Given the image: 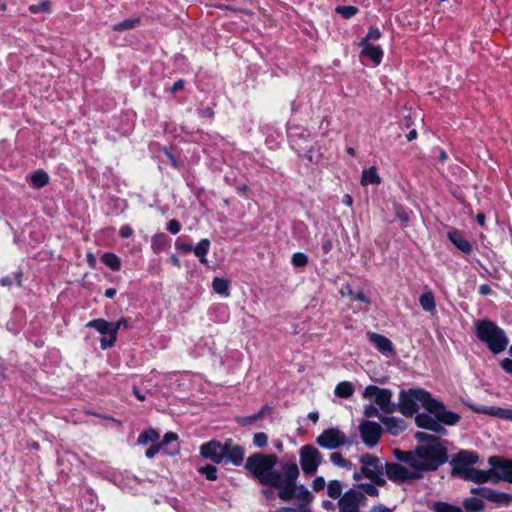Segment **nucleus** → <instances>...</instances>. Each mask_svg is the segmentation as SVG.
Returning <instances> with one entry per match:
<instances>
[{
    "label": "nucleus",
    "mask_w": 512,
    "mask_h": 512,
    "mask_svg": "<svg viewBox=\"0 0 512 512\" xmlns=\"http://www.w3.org/2000/svg\"><path fill=\"white\" fill-rule=\"evenodd\" d=\"M394 457L409 466H415L423 476L425 471H435L447 462V450L443 444L420 445L413 451L393 450Z\"/></svg>",
    "instance_id": "obj_1"
},
{
    "label": "nucleus",
    "mask_w": 512,
    "mask_h": 512,
    "mask_svg": "<svg viewBox=\"0 0 512 512\" xmlns=\"http://www.w3.org/2000/svg\"><path fill=\"white\" fill-rule=\"evenodd\" d=\"M396 405L397 410L406 417H412L417 413L419 406H421L425 410L435 411L438 414L441 412V416H444L442 419L448 423H452L456 419L453 412L447 410L441 401L433 398L428 391L421 388L400 391L399 402Z\"/></svg>",
    "instance_id": "obj_2"
},
{
    "label": "nucleus",
    "mask_w": 512,
    "mask_h": 512,
    "mask_svg": "<svg viewBox=\"0 0 512 512\" xmlns=\"http://www.w3.org/2000/svg\"><path fill=\"white\" fill-rule=\"evenodd\" d=\"M278 457L274 454L254 453L245 462V469L252 474L262 485H277L281 469L275 466Z\"/></svg>",
    "instance_id": "obj_3"
},
{
    "label": "nucleus",
    "mask_w": 512,
    "mask_h": 512,
    "mask_svg": "<svg viewBox=\"0 0 512 512\" xmlns=\"http://www.w3.org/2000/svg\"><path fill=\"white\" fill-rule=\"evenodd\" d=\"M476 335L493 354L503 352L509 343L505 331L489 320H482L476 324Z\"/></svg>",
    "instance_id": "obj_4"
},
{
    "label": "nucleus",
    "mask_w": 512,
    "mask_h": 512,
    "mask_svg": "<svg viewBox=\"0 0 512 512\" xmlns=\"http://www.w3.org/2000/svg\"><path fill=\"white\" fill-rule=\"evenodd\" d=\"M299 476V468L295 462H287L281 464V474L277 485H269V487L277 488L278 497L283 501H290L296 496L297 484L296 480Z\"/></svg>",
    "instance_id": "obj_5"
},
{
    "label": "nucleus",
    "mask_w": 512,
    "mask_h": 512,
    "mask_svg": "<svg viewBox=\"0 0 512 512\" xmlns=\"http://www.w3.org/2000/svg\"><path fill=\"white\" fill-rule=\"evenodd\" d=\"M121 323H125V319L110 322L99 318L89 321L86 324V327L93 328L102 335L100 339V346L103 350H105L114 346L117 340L118 331L121 327Z\"/></svg>",
    "instance_id": "obj_6"
},
{
    "label": "nucleus",
    "mask_w": 512,
    "mask_h": 512,
    "mask_svg": "<svg viewBox=\"0 0 512 512\" xmlns=\"http://www.w3.org/2000/svg\"><path fill=\"white\" fill-rule=\"evenodd\" d=\"M360 463L361 471L354 472L353 474V478L355 480L358 481L362 478V476H364L375 484H384L385 480L383 478V464L377 457L366 453L361 456Z\"/></svg>",
    "instance_id": "obj_7"
},
{
    "label": "nucleus",
    "mask_w": 512,
    "mask_h": 512,
    "mask_svg": "<svg viewBox=\"0 0 512 512\" xmlns=\"http://www.w3.org/2000/svg\"><path fill=\"white\" fill-rule=\"evenodd\" d=\"M427 413H418L415 417V422L418 427L427 429L430 431H433L435 433H438L440 435H445L447 433L446 429L443 427V424L445 425H455L460 420V416L453 412V414L456 416L455 421L452 423L446 422V420H443L442 418L444 416H441L442 413L439 414L435 411L426 410Z\"/></svg>",
    "instance_id": "obj_8"
},
{
    "label": "nucleus",
    "mask_w": 512,
    "mask_h": 512,
    "mask_svg": "<svg viewBox=\"0 0 512 512\" xmlns=\"http://www.w3.org/2000/svg\"><path fill=\"white\" fill-rule=\"evenodd\" d=\"M393 393L386 388H380L375 385H368L363 391V397L373 399L375 405L386 414L397 411V405L392 402Z\"/></svg>",
    "instance_id": "obj_9"
},
{
    "label": "nucleus",
    "mask_w": 512,
    "mask_h": 512,
    "mask_svg": "<svg viewBox=\"0 0 512 512\" xmlns=\"http://www.w3.org/2000/svg\"><path fill=\"white\" fill-rule=\"evenodd\" d=\"M385 474L387 478L396 483H405L422 478L421 473L415 466H404L400 463L388 462L385 464Z\"/></svg>",
    "instance_id": "obj_10"
},
{
    "label": "nucleus",
    "mask_w": 512,
    "mask_h": 512,
    "mask_svg": "<svg viewBox=\"0 0 512 512\" xmlns=\"http://www.w3.org/2000/svg\"><path fill=\"white\" fill-rule=\"evenodd\" d=\"M301 469L306 475H314L322 463L323 457L320 451L312 445H304L300 451Z\"/></svg>",
    "instance_id": "obj_11"
},
{
    "label": "nucleus",
    "mask_w": 512,
    "mask_h": 512,
    "mask_svg": "<svg viewBox=\"0 0 512 512\" xmlns=\"http://www.w3.org/2000/svg\"><path fill=\"white\" fill-rule=\"evenodd\" d=\"M358 429L362 442L370 448L379 443L383 433L381 424L370 420H363L360 422Z\"/></svg>",
    "instance_id": "obj_12"
},
{
    "label": "nucleus",
    "mask_w": 512,
    "mask_h": 512,
    "mask_svg": "<svg viewBox=\"0 0 512 512\" xmlns=\"http://www.w3.org/2000/svg\"><path fill=\"white\" fill-rule=\"evenodd\" d=\"M491 466L492 481L504 480L511 483L512 479V459L504 460L499 456H491L488 459Z\"/></svg>",
    "instance_id": "obj_13"
},
{
    "label": "nucleus",
    "mask_w": 512,
    "mask_h": 512,
    "mask_svg": "<svg viewBox=\"0 0 512 512\" xmlns=\"http://www.w3.org/2000/svg\"><path fill=\"white\" fill-rule=\"evenodd\" d=\"M316 442L322 448L333 450L345 445L347 438L338 428H328L317 437Z\"/></svg>",
    "instance_id": "obj_14"
},
{
    "label": "nucleus",
    "mask_w": 512,
    "mask_h": 512,
    "mask_svg": "<svg viewBox=\"0 0 512 512\" xmlns=\"http://www.w3.org/2000/svg\"><path fill=\"white\" fill-rule=\"evenodd\" d=\"M478 460L479 456L476 452L469 450L459 451L451 460V465L453 467L452 474L454 476H458L461 474V471L472 467V465L476 464Z\"/></svg>",
    "instance_id": "obj_15"
},
{
    "label": "nucleus",
    "mask_w": 512,
    "mask_h": 512,
    "mask_svg": "<svg viewBox=\"0 0 512 512\" xmlns=\"http://www.w3.org/2000/svg\"><path fill=\"white\" fill-rule=\"evenodd\" d=\"M365 500V496L360 491L350 489L346 491L338 500L340 512H359L360 504Z\"/></svg>",
    "instance_id": "obj_16"
},
{
    "label": "nucleus",
    "mask_w": 512,
    "mask_h": 512,
    "mask_svg": "<svg viewBox=\"0 0 512 512\" xmlns=\"http://www.w3.org/2000/svg\"><path fill=\"white\" fill-rule=\"evenodd\" d=\"M225 449V442L221 443L217 440H211L200 446V455L215 464L223 463V455Z\"/></svg>",
    "instance_id": "obj_17"
},
{
    "label": "nucleus",
    "mask_w": 512,
    "mask_h": 512,
    "mask_svg": "<svg viewBox=\"0 0 512 512\" xmlns=\"http://www.w3.org/2000/svg\"><path fill=\"white\" fill-rule=\"evenodd\" d=\"M244 458V448L238 444H235L232 439H227L225 441L223 462L227 461L234 466H240L243 464Z\"/></svg>",
    "instance_id": "obj_18"
},
{
    "label": "nucleus",
    "mask_w": 512,
    "mask_h": 512,
    "mask_svg": "<svg viewBox=\"0 0 512 512\" xmlns=\"http://www.w3.org/2000/svg\"><path fill=\"white\" fill-rule=\"evenodd\" d=\"M472 492L479 494L481 497L487 499L490 502L497 503L500 505L507 506L512 501L511 494L489 489L486 487L472 489Z\"/></svg>",
    "instance_id": "obj_19"
},
{
    "label": "nucleus",
    "mask_w": 512,
    "mask_h": 512,
    "mask_svg": "<svg viewBox=\"0 0 512 512\" xmlns=\"http://www.w3.org/2000/svg\"><path fill=\"white\" fill-rule=\"evenodd\" d=\"M368 340L372 343L376 349L384 356H392L394 354V346L392 341L381 334L375 332L367 333Z\"/></svg>",
    "instance_id": "obj_20"
},
{
    "label": "nucleus",
    "mask_w": 512,
    "mask_h": 512,
    "mask_svg": "<svg viewBox=\"0 0 512 512\" xmlns=\"http://www.w3.org/2000/svg\"><path fill=\"white\" fill-rule=\"evenodd\" d=\"M381 423L384 425L386 432L392 436H399L407 428V423L403 418L395 416L380 417Z\"/></svg>",
    "instance_id": "obj_21"
},
{
    "label": "nucleus",
    "mask_w": 512,
    "mask_h": 512,
    "mask_svg": "<svg viewBox=\"0 0 512 512\" xmlns=\"http://www.w3.org/2000/svg\"><path fill=\"white\" fill-rule=\"evenodd\" d=\"M457 477L481 484L492 481V471H490V469L479 470L470 467L467 470L461 471V474H459Z\"/></svg>",
    "instance_id": "obj_22"
},
{
    "label": "nucleus",
    "mask_w": 512,
    "mask_h": 512,
    "mask_svg": "<svg viewBox=\"0 0 512 512\" xmlns=\"http://www.w3.org/2000/svg\"><path fill=\"white\" fill-rule=\"evenodd\" d=\"M359 46L361 47V57L370 59L374 66H378L382 62L384 52L380 46L366 43V41H360Z\"/></svg>",
    "instance_id": "obj_23"
},
{
    "label": "nucleus",
    "mask_w": 512,
    "mask_h": 512,
    "mask_svg": "<svg viewBox=\"0 0 512 512\" xmlns=\"http://www.w3.org/2000/svg\"><path fill=\"white\" fill-rule=\"evenodd\" d=\"M447 237L461 252L465 254L471 253V244L464 238L461 231L451 229L447 232Z\"/></svg>",
    "instance_id": "obj_24"
},
{
    "label": "nucleus",
    "mask_w": 512,
    "mask_h": 512,
    "mask_svg": "<svg viewBox=\"0 0 512 512\" xmlns=\"http://www.w3.org/2000/svg\"><path fill=\"white\" fill-rule=\"evenodd\" d=\"M177 439L178 435L174 432H168L164 435L163 440L159 443L163 448V454L173 456L178 452Z\"/></svg>",
    "instance_id": "obj_25"
},
{
    "label": "nucleus",
    "mask_w": 512,
    "mask_h": 512,
    "mask_svg": "<svg viewBox=\"0 0 512 512\" xmlns=\"http://www.w3.org/2000/svg\"><path fill=\"white\" fill-rule=\"evenodd\" d=\"M29 183L35 189H41L49 183V175L42 169L33 172L29 178Z\"/></svg>",
    "instance_id": "obj_26"
},
{
    "label": "nucleus",
    "mask_w": 512,
    "mask_h": 512,
    "mask_svg": "<svg viewBox=\"0 0 512 512\" xmlns=\"http://www.w3.org/2000/svg\"><path fill=\"white\" fill-rule=\"evenodd\" d=\"M381 183V178L377 173V169L375 166H371L368 169H364L362 171L361 176V184L363 186L368 185H379Z\"/></svg>",
    "instance_id": "obj_27"
},
{
    "label": "nucleus",
    "mask_w": 512,
    "mask_h": 512,
    "mask_svg": "<svg viewBox=\"0 0 512 512\" xmlns=\"http://www.w3.org/2000/svg\"><path fill=\"white\" fill-rule=\"evenodd\" d=\"M287 133H288V138H289L290 143L293 148H295V143H296L297 139H306L310 135L306 129H304L300 126H293V125H288Z\"/></svg>",
    "instance_id": "obj_28"
},
{
    "label": "nucleus",
    "mask_w": 512,
    "mask_h": 512,
    "mask_svg": "<svg viewBox=\"0 0 512 512\" xmlns=\"http://www.w3.org/2000/svg\"><path fill=\"white\" fill-rule=\"evenodd\" d=\"M419 304L426 312H434L436 309L435 297L432 291H424L419 297Z\"/></svg>",
    "instance_id": "obj_29"
},
{
    "label": "nucleus",
    "mask_w": 512,
    "mask_h": 512,
    "mask_svg": "<svg viewBox=\"0 0 512 512\" xmlns=\"http://www.w3.org/2000/svg\"><path fill=\"white\" fill-rule=\"evenodd\" d=\"M210 249V241L208 239L200 240L197 245L193 248L194 254L199 258V261L203 264L207 262L206 255Z\"/></svg>",
    "instance_id": "obj_30"
},
{
    "label": "nucleus",
    "mask_w": 512,
    "mask_h": 512,
    "mask_svg": "<svg viewBox=\"0 0 512 512\" xmlns=\"http://www.w3.org/2000/svg\"><path fill=\"white\" fill-rule=\"evenodd\" d=\"M334 393L336 396L340 398L347 399L351 397L354 393L353 385L348 381H342L337 384L335 387Z\"/></svg>",
    "instance_id": "obj_31"
},
{
    "label": "nucleus",
    "mask_w": 512,
    "mask_h": 512,
    "mask_svg": "<svg viewBox=\"0 0 512 512\" xmlns=\"http://www.w3.org/2000/svg\"><path fill=\"white\" fill-rule=\"evenodd\" d=\"M101 261L113 271H118L121 267L120 258L114 253H104Z\"/></svg>",
    "instance_id": "obj_32"
},
{
    "label": "nucleus",
    "mask_w": 512,
    "mask_h": 512,
    "mask_svg": "<svg viewBox=\"0 0 512 512\" xmlns=\"http://www.w3.org/2000/svg\"><path fill=\"white\" fill-rule=\"evenodd\" d=\"M431 510L433 512H462L459 506L443 501H436L432 503Z\"/></svg>",
    "instance_id": "obj_33"
},
{
    "label": "nucleus",
    "mask_w": 512,
    "mask_h": 512,
    "mask_svg": "<svg viewBox=\"0 0 512 512\" xmlns=\"http://www.w3.org/2000/svg\"><path fill=\"white\" fill-rule=\"evenodd\" d=\"M343 486L338 480H331L327 484V494L332 499H340L342 496Z\"/></svg>",
    "instance_id": "obj_34"
},
{
    "label": "nucleus",
    "mask_w": 512,
    "mask_h": 512,
    "mask_svg": "<svg viewBox=\"0 0 512 512\" xmlns=\"http://www.w3.org/2000/svg\"><path fill=\"white\" fill-rule=\"evenodd\" d=\"M159 433L154 429H148L140 433L138 437V443L146 445L150 442L154 443L159 439Z\"/></svg>",
    "instance_id": "obj_35"
},
{
    "label": "nucleus",
    "mask_w": 512,
    "mask_h": 512,
    "mask_svg": "<svg viewBox=\"0 0 512 512\" xmlns=\"http://www.w3.org/2000/svg\"><path fill=\"white\" fill-rule=\"evenodd\" d=\"M214 291L220 295H229V283L224 278L215 277L212 282Z\"/></svg>",
    "instance_id": "obj_36"
},
{
    "label": "nucleus",
    "mask_w": 512,
    "mask_h": 512,
    "mask_svg": "<svg viewBox=\"0 0 512 512\" xmlns=\"http://www.w3.org/2000/svg\"><path fill=\"white\" fill-rule=\"evenodd\" d=\"M140 23L139 18H128L112 26L114 31H125L135 28Z\"/></svg>",
    "instance_id": "obj_37"
},
{
    "label": "nucleus",
    "mask_w": 512,
    "mask_h": 512,
    "mask_svg": "<svg viewBox=\"0 0 512 512\" xmlns=\"http://www.w3.org/2000/svg\"><path fill=\"white\" fill-rule=\"evenodd\" d=\"M415 438L419 443H422V445L442 444L439 437L426 432H417Z\"/></svg>",
    "instance_id": "obj_38"
},
{
    "label": "nucleus",
    "mask_w": 512,
    "mask_h": 512,
    "mask_svg": "<svg viewBox=\"0 0 512 512\" xmlns=\"http://www.w3.org/2000/svg\"><path fill=\"white\" fill-rule=\"evenodd\" d=\"M330 461L338 467L344 468V469H351L352 463L345 459L341 453L339 452H333L330 455Z\"/></svg>",
    "instance_id": "obj_39"
},
{
    "label": "nucleus",
    "mask_w": 512,
    "mask_h": 512,
    "mask_svg": "<svg viewBox=\"0 0 512 512\" xmlns=\"http://www.w3.org/2000/svg\"><path fill=\"white\" fill-rule=\"evenodd\" d=\"M488 413L500 419L512 420V409L490 407Z\"/></svg>",
    "instance_id": "obj_40"
},
{
    "label": "nucleus",
    "mask_w": 512,
    "mask_h": 512,
    "mask_svg": "<svg viewBox=\"0 0 512 512\" xmlns=\"http://www.w3.org/2000/svg\"><path fill=\"white\" fill-rule=\"evenodd\" d=\"M198 471L201 475L205 476L207 480L214 481L217 479V468L214 465L207 464L200 467Z\"/></svg>",
    "instance_id": "obj_41"
},
{
    "label": "nucleus",
    "mask_w": 512,
    "mask_h": 512,
    "mask_svg": "<svg viewBox=\"0 0 512 512\" xmlns=\"http://www.w3.org/2000/svg\"><path fill=\"white\" fill-rule=\"evenodd\" d=\"M335 11L338 14H340L341 16H343L344 18L349 19V18L355 16L359 12V9L356 6L348 5V6H337Z\"/></svg>",
    "instance_id": "obj_42"
},
{
    "label": "nucleus",
    "mask_w": 512,
    "mask_h": 512,
    "mask_svg": "<svg viewBox=\"0 0 512 512\" xmlns=\"http://www.w3.org/2000/svg\"><path fill=\"white\" fill-rule=\"evenodd\" d=\"M235 420L238 425L245 427V426L252 425L262 419L256 412V413H254L252 415H248V416H238V417H236Z\"/></svg>",
    "instance_id": "obj_43"
},
{
    "label": "nucleus",
    "mask_w": 512,
    "mask_h": 512,
    "mask_svg": "<svg viewBox=\"0 0 512 512\" xmlns=\"http://www.w3.org/2000/svg\"><path fill=\"white\" fill-rule=\"evenodd\" d=\"M291 263L294 267H304L308 264V256L302 252H296L292 255Z\"/></svg>",
    "instance_id": "obj_44"
},
{
    "label": "nucleus",
    "mask_w": 512,
    "mask_h": 512,
    "mask_svg": "<svg viewBox=\"0 0 512 512\" xmlns=\"http://www.w3.org/2000/svg\"><path fill=\"white\" fill-rule=\"evenodd\" d=\"M50 9V2L48 0H41L38 4H32L29 6V11L32 14H38L41 12H47Z\"/></svg>",
    "instance_id": "obj_45"
},
{
    "label": "nucleus",
    "mask_w": 512,
    "mask_h": 512,
    "mask_svg": "<svg viewBox=\"0 0 512 512\" xmlns=\"http://www.w3.org/2000/svg\"><path fill=\"white\" fill-rule=\"evenodd\" d=\"M382 33L377 27H370L366 36L361 39V41H366V43H370V41H377L381 38Z\"/></svg>",
    "instance_id": "obj_46"
},
{
    "label": "nucleus",
    "mask_w": 512,
    "mask_h": 512,
    "mask_svg": "<svg viewBox=\"0 0 512 512\" xmlns=\"http://www.w3.org/2000/svg\"><path fill=\"white\" fill-rule=\"evenodd\" d=\"M465 507L468 510L480 511L483 509V501L478 498H470L465 501Z\"/></svg>",
    "instance_id": "obj_47"
},
{
    "label": "nucleus",
    "mask_w": 512,
    "mask_h": 512,
    "mask_svg": "<svg viewBox=\"0 0 512 512\" xmlns=\"http://www.w3.org/2000/svg\"><path fill=\"white\" fill-rule=\"evenodd\" d=\"M268 443V436L264 432L255 433L253 436V445L259 448H263Z\"/></svg>",
    "instance_id": "obj_48"
},
{
    "label": "nucleus",
    "mask_w": 512,
    "mask_h": 512,
    "mask_svg": "<svg viewBox=\"0 0 512 512\" xmlns=\"http://www.w3.org/2000/svg\"><path fill=\"white\" fill-rule=\"evenodd\" d=\"M379 408L374 405V404H366L364 406V415L367 417V418H379L382 417L380 414H379Z\"/></svg>",
    "instance_id": "obj_49"
},
{
    "label": "nucleus",
    "mask_w": 512,
    "mask_h": 512,
    "mask_svg": "<svg viewBox=\"0 0 512 512\" xmlns=\"http://www.w3.org/2000/svg\"><path fill=\"white\" fill-rule=\"evenodd\" d=\"M295 498L302 502H308L311 498L309 490L304 485H297V492Z\"/></svg>",
    "instance_id": "obj_50"
},
{
    "label": "nucleus",
    "mask_w": 512,
    "mask_h": 512,
    "mask_svg": "<svg viewBox=\"0 0 512 512\" xmlns=\"http://www.w3.org/2000/svg\"><path fill=\"white\" fill-rule=\"evenodd\" d=\"M361 493L369 496H377L379 491L373 483H362L360 484Z\"/></svg>",
    "instance_id": "obj_51"
},
{
    "label": "nucleus",
    "mask_w": 512,
    "mask_h": 512,
    "mask_svg": "<svg viewBox=\"0 0 512 512\" xmlns=\"http://www.w3.org/2000/svg\"><path fill=\"white\" fill-rule=\"evenodd\" d=\"M214 311L218 313V317L216 318L219 322H227L229 318V311L227 306H218L214 308Z\"/></svg>",
    "instance_id": "obj_52"
},
{
    "label": "nucleus",
    "mask_w": 512,
    "mask_h": 512,
    "mask_svg": "<svg viewBox=\"0 0 512 512\" xmlns=\"http://www.w3.org/2000/svg\"><path fill=\"white\" fill-rule=\"evenodd\" d=\"M159 452H162L163 453V448L162 446L158 443V444H152L145 452V456L148 458V459H152L156 454H158Z\"/></svg>",
    "instance_id": "obj_53"
},
{
    "label": "nucleus",
    "mask_w": 512,
    "mask_h": 512,
    "mask_svg": "<svg viewBox=\"0 0 512 512\" xmlns=\"http://www.w3.org/2000/svg\"><path fill=\"white\" fill-rule=\"evenodd\" d=\"M167 230L171 233V234H177L180 232L181 230V225L180 223L175 220V219H172L168 222L167 224Z\"/></svg>",
    "instance_id": "obj_54"
},
{
    "label": "nucleus",
    "mask_w": 512,
    "mask_h": 512,
    "mask_svg": "<svg viewBox=\"0 0 512 512\" xmlns=\"http://www.w3.org/2000/svg\"><path fill=\"white\" fill-rule=\"evenodd\" d=\"M326 486L325 479L322 476L316 477L312 482V488L314 491H320L323 490Z\"/></svg>",
    "instance_id": "obj_55"
},
{
    "label": "nucleus",
    "mask_w": 512,
    "mask_h": 512,
    "mask_svg": "<svg viewBox=\"0 0 512 512\" xmlns=\"http://www.w3.org/2000/svg\"><path fill=\"white\" fill-rule=\"evenodd\" d=\"M501 367L505 372L512 374V357L503 359L501 361Z\"/></svg>",
    "instance_id": "obj_56"
},
{
    "label": "nucleus",
    "mask_w": 512,
    "mask_h": 512,
    "mask_svg": "<svg viewBox=\"0 0 512 512\" xmlns=\"http://www.w3.org/2000/svg\"><path fill=\"white\" fill-rule=\"evenodd\" d=\"M166 241V235L164 233H160V234H157L155 235L153 238H152V245L153 246H160V245H163Z\"/></svg>",
    "instance_id": "obj_57"
},
{
    "label": "nucleus",
    "mask_w": 512,
    "mask_h": 512,
    "mask_svg": "<svg viewBox=\"0 0 512 512\" xmlns=\"http://www.w3.org/2000/svg\"><path fill=\"white\" fill-rule=\"evenodd\" d=\"M119 234L122 238H129L133 234V230L130 226L124 225L120 228Z\"/></svg>",
    "instance_id": "obj_58"
},
{
    "label": "nucleus",
    "mask_w": 512,
    "mask_h": 512,
    "mask_svg": "<svg viewBox=\"0 0 512 512\" xmlns=\"http://www.w3.org/2000/svg\"><path fill=\"white\" fill-rule=\"evenodd\" d=\"M321 248L324 254H328L329 252H331V250L333 249V243L331 239H324Z\"/></svg>",
    "instance_id": "obj_59"
},
{
    "label": "nucleus",
    "mask_w": 512,
    "mask_h": 512,
    "mask_svg": "<svg viewBox=\"0 0 512 512\" xmlns=\"http://www.w3.org/2000/svg\"><path fill=\"white\" fill-rule=\"evenodd\" d=\"M354 298L356 300L361 301L366 304L370 303V300L368 299V297L365 295V293L362 290L356 291L354 294Z\"/></svg>",
    "instance_id": "obj_60"
},
{
    "label": "nucleus",
    "mask_w": 512,
    "mask_h": 512,
    "mask_svg": "<svg viewBox=\"0 0 512 512\" xmlns=\"http://www.w3.org/2000/svg\"><path fill=\"white\" fill-rule=\"evenodd\" d=\"M272 411V407L268 404L263 405L257 414L260 416L261 419H263L267 414H269Z\"/></svg>",
    "instance_id": "obj_61"
},
{
    "label": "nucleus",
    "mask_w": 512,
    "mask_h": 512,
    "mask_svg": "<svg viewBox=\"0 0 512 512\" xmlns=\"http://www.w3.org/2000/svg\"><path fill=\"white\" fill-rule=\"evenodd\" d=\"M175 246L177 249L183 251V252H190V251H193V247L191 244H185V243H181L179 241H176L175 243Z\"/></svg>",
    "instance_id": "obj_62"
},
{
    "label": "nucleus",
    "mask_w": 512,
    "mask_h": 512,
    "mask_svg": "<svg viewBox=\"0 0 512 512\" xmlns=\"http://www.w3.org/2000/svg\"><path fill=\"white\" fill-rule=\"evenodd\" d=\"M479 293L482 296H487V295H490L492 293V289H491V287L488 284H482V285L479 286Z\"/></svg>",
    "instance_id": "obj_63"
},
{
    "label": "nucleus",
    "mask_w": 512,
    "mask_h": 512,
    "mask_svg": "<svg viewBox=\"0 0 512 512\" xmlns=\"http://www.w3.org/2000/svg\"><path fill=\"white\" fill-rule=\"evenodd\" d=\"M371 512H392V511L384 505H378V506H374L371 509Z\"/></svg>",
    "instance_id": "obj_64"
}]
</instances>
